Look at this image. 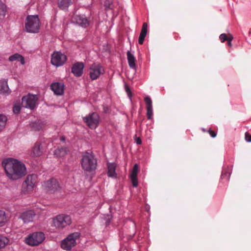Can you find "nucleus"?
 <instances>
[{
    "label": "nucleus",
    "mask_w": 251,
    "mask_h": 251,
    "mask_svg": "<svg viewBox=\"0 0 251 251\" xmlns=\"http://www.w3.org/2000/svg\"><path fill=\"white\" fill-rule=\"evenodd\" d=\"M40 21L37 15H28L25 22V30L28 33H37L39 32Z\"/></svg>",
    "instance_id": "obj_2"
},
{
    "label": "nucleus",
    "mask_w": 251,
    "mask_h": 251,
    "mask_svg": "<svg viewBox=\"0 0 251 251\" xmlns=\"http://www.w3.org/2000/svg\"><path fill=\"white\" fill-rule=\"evenodd\" d=\"M7 12V6L2 2L0 1V20L4 18Z\"/></svg>",
    "instance_id": "obj_26"
},
{
    "label": "nucleus",
    "mask_w": 251,
    "mask_h": 251,
    "mask_svg": "<svg viewBox=\"0 0 251 251\" xmlns=\"http://www.w3.org/2000/svg\"><path fill=\"white\" fill-rule=\"evenodd\" d=\"M76 23L79 25L83 27H86L89 25L88 20L86 18L81 16L78 17Z\"/></svg>",
    "instance_id": "obj_25"
},
{
    "label": "nucleus",
    "mask_w": 251,
    "mask_h": 251,
    "mask_svg": "<svg viewBox=\"0 0 251 251\" xmlns=\"http://www.w3.org/2000/svg\"><path fill=\"white\" fill-rule=\"evenodd\" d=\"M66 60L67 56L60 51H54L51 55V63L56 67L63 65Z\"/></svg>",
    "instance_id": "obj_10"
},
{
    "label": "nucleus",
    "mask_w": 251,
    "mask_h": 251,
    "mask_svg": "<svg viewBox=\"0 0 251 251\" xmlns=\"http://www.w3.org/2000/svg\"><path fill=\"white\" fill-rule=\"evenodd\" d=\"M68 151L67 148H58L54 151V155L57 157H62L65 156Z\"/></svg>",
    "instance_id": "obj_24"
},
{
    "label": "nucleus",
    "mask_w": 251,
    "mask_h": 251,
    "mask_svg": "<svg viewBox=\"0 0 251 251\" xmlns=\"http://www.w3.org/2000/svg\"><path fill=\"white\" fill-rule=\"evenodd\" d=\"M135 142L137 144L140 145L142 143V141L141 139L139 137H136L135 138Z\"/></svg>",
    "instance_id": "obj_37"
},
{
    "label": "nucleus",
    "mask_w": 251,
    "mask_h": 251,
    "mask_svg": "<svg viewBox=\"0 0 251 251\" xmlns=\"http://www.w3.org/2000/svg\"><path fill=\"white\" fill-rule=\"evenodd\" d=\"M116 164L115 163H108L107 164L108 173L107 175L109 177L116 178L117 174L115 170L116 168Z\"/></svg>",
    "instance_id": "obj_18"
},
{
    "label": "nucleus",
    "mask_w": 251,
    "mask_h": 251,
    "mask_svg": "<svg viewBox=\"0 0 251 251\" xmlns=\"http://www.w3.org/2000/svg\"><path fill=\"white\" fill-rule=\"evenodd\" d=\"M229 176H230V174L229 173H228L227 172H223L222 174L221 175V177L222 178H224L226 177L228 179Z\"/></svg>",
    "instance_id": "obj_35"
},
{
    "label": "nucleus",
    "mask_w": 251,
    "mask_h": 251,
    "mask_svg": "<svg viewBox=\"0 0 251 251\" xmlns=\"http://www.w3.org/2000/svg\"><path fill=\"white\" fill-rule=\"evenodd\" d=\"M220 39L222 42H224L227 39V36L226 34H222L220 36Z\"/></svg>",
    "instance_id": "obj_33"
},
{
    "label": "nucleus",
    "mask_w": 251,
    "mask_h": 251,
    "mask_svg": "<svg viewBox=\"0 0 251 251\" xmlns=\"http://www.w3.org/2000/svg\"><path fill=\"white\" fill-rule=\"evenodd\" d=\"M245 140L248 142H251V135L250 133L246 132L245 133Z\"/></svg>",
    "instance_id": "obj_34"
},
{
    "label": "nucleus",
    "mask_w": 251,
    "mask_h": 251,
    "mask_svg": "<svg viewBox=\"0 0 251 251\" xmlns=\"http://www.w3.org/2000/svg\"><path fill=\"white\" fill-rule=\"evenodd\" d=\"M81 165L84 171L92 172L97 168V160L92 154L86 152L82 156Z\"/></svg>",
    "instance_id": "obj_3"
},
{
    "label": "nucleus",
    "mask_w": 251,
    "mask_h": 251,
    "mask_svg": "<svg viewBox=\"0 0 251 251\" xmlns=\"http://www.w3.org/2000/svg\"><path fill=\"white\" fill-rule=\"evenodd\" d=\"M83 121L91 129H95L99 124L100 117L95 112L92 113L83 118Z\"/></svg>",
    "instance_id": "obj_11"
},
{
    "label": "nucleus",
    "mask_w": 251,
    "mask_h": 251,
    "mask_svg": "<svg viewBox=\"0 0 251 251\" xmlns=\"http://www.w3.org/2000/svg\"><path fill=\"white\" fill-rule=\"evenodd\" d=\"M126 92L128 93V92L129 91V88H126Z\"/></svg>",
    "instance_id": "obj_42"
},
{
    "label": "nucleus",
    "mask_w": 251,
    "mask_h": 251,
    "mask_svg": "<svg viewBox=\"0 0 251 251\" xmlns=\"http://www.w3.org/2000/svg\"><path fill=\"white\" fill-rule=\"evenodd\" d=\"M228 44L229 46H231V41H228Z\"/></svg>",
    "instance_id": "obj_41"
},
{
    "label": "nucleus",
    "mask_w": 251,
    "mask_h": 251,
    "mask_svg": "<svg viewBox=\"0 0 251 251\" xmlns=\"http://www.w3.org/2000/svg\"><path fill=\"white\" fill-rule=\"evenodd\" d=\"M45 234L42 232H36L29 234L25 239V243L31 246L41 244L45 240Z\"/></svg>",
    "instance_id": "obj_7"
},
{
    "label": "nucleus",
    "mask_w": 251,
    "mask_h": 251,
    "mask_svg": "<svg viewBox=\"0 0 251 251\" xmlns=\"http://www.w3.org/2000/svg\"><path fill=\"white\" fill-rule=\"evenodd\" d=\"M42 152L41 144L36 143L31 150L30 154L33 156H38L41 155Z\"/></svg>",
    "instance_id": "obj_19"
},
{
    "label": "nucleus",
    "mask_w": 251,
    "mask_h": 251,
    "mask_svg": "<svg viewBox=\"0 0 251 251\" xmlns=\"http://www.w3.org/2000/svg\"><path fill=\"white\" fill-rule=\"evenodd\" d=\"M60 140L61 141H65V138L64 137H61L60 138Z\"/></svg>",
    "instance_id": "obj_40"
},
{
    "label": "nucleus",
    "mask_w": 251,
    "mask_h": 251,
    "mask_svg": "<svg viewBox=\"0 0 251 251\" xmlns=\"http://www.w3.org/2000/svg\"><path fill=\"white\" fill-rule=\"evenodd\" d=\"M38 99L37 95L28 94L27 95L23 97L22 101V106L25 108L33 109L36 107Z\"/></svg>",
    "instance_id": "obj_9"
},
{
    "label": "nucleus",
    "mask_w": 251,
    "mask_h": 251,
    "mask_svg": "<svg viewBox=\"0 0 251 251\" xmlns=\"http://www.w3.org/2000/svg\"><path fill=\"white\" fill-rule=\"evenodd\" d=\"M71 2V0H59L58 1V5L60 8L66 9L70 5Z\"/></svg>",
    "instance_id": "obj_27"
},
{
    "label": "nucleus",
    "mask_w": 251,
    "mask_h": 251,
    "mask_svg": "<svg viewBox=\"0 0 251 251\" xmlns=\"http://www.w3.org/2000/svg\"><path fill=\"white\" fill-rule=\"evenodd\" d=\"M104 73L105 70L103 67L99 63H94L90 67L89 75L92 80L97 79Z\"/></svg>",
    "instance_id": "obj_8"
},
{
    "label": "nucleus",
    "mask_w": 251,
    "mask_h": 251,
    "mask_svg": "<svg viewBox=\"0 0 251 251\" xmlns=\"http://www.w3.org/2000/svg\"><path fill=\"white\" fill-rule=\"evenodd\" d=\"M9 240L5 236H0V249H3L8 244Z\"/></svg>",
    "instance_id": "obj_30"
},
{
    "label": "nucleus",
    "mask_w": 251,
    "mask_h": 251,
    "mask_svg": "<svg viewBox=\"0 0 251 251\" xmlns=\"http://www.w3.org/2000/svg\"><path fill=\"white\" fill-rule=\"evenodd\" d=\"M209 133L210 134V135H211V136L213 138H214L216 136V133H215L214 131H213L212 130H209Z\"/></svg>",
    "instance_id": "obj_36"
},
{
    "label": "nucleus",
    "mask_w": 251,
    "mask_h": 251,
    "mask_svg": "<svg viewBox=\"0 0 251 251\" xmlns=\"http://www.w3.org/2000/svg\"><path fill=\"white\" fill-rule=\"evenodd\" d=\"M31 127L34 130H40L43 127V124L40 121H35L31 124Z\"/></svg>",
    "instance_id": "obj_28"
},
{
    "label": "nucleus",
    "mask_w": 251,
    "mask_h": 251,
    "mask_svg": "<svg viewBox=\"0 0 251 251\" xmlns=\"http://www.w3.org/2000/svg\"><path fill=\"white\" fill-rule=\"evenodd\" d=\"M7 118L5 115L0 114V129H1L6 125Z\"/></svg>",
    "instance_id": "obj_31"
},
{
    "label": "nucleus",
    "mask_w": 251,
    "mask_h": 251,
    "mask_svg": "<svg viewBox=\"0 0 251 251\" xmlns=\"http://www.w3.org/2000/svg\"><path fill=\"white\" fill-rule=\"evenodd\" d=\"M127 58L129 67L132 69L135 68V57L133 54H132L129 51H128L127 52Z\"/></svg>",
    "instance_id": "obj_23"
},
{
    "label": "nucleus",
    "mask_w": 251,
    "mask_h": 251,
    "mask_svg": "<svg viewBox=\"0 0 251 251\" xmlns=\"http://www.w3.org/2000/svg\"><path fill=\"white\" fill-rule=\"evenodd\" d=\"M84 65L82 62H76L72 68V73L76 76H80L83 73Z\"/></svg>",
    "instance_id": "obj_14"
},
{
    "label": "nucleus",
    "mask_w": 251,
    "mask_h": 251,
    "mask_svg": "<svg viewBox=\"0 0 251 251\" xmlns=\"http://www.w3.org/2000/svg\"><path fill=\"white\" fill-rule=\"evenodd\" d=\"M104 4H105V6L106 7V8H110V3L108 1H105Z\"/></svg>",
    "instance_id": "obj_38"
},
{
    "label": "nucleus",
    "mask_w": 251,
    "mask_h": 251,
    "mask_svg": "<svg viewBox=\"0 0 251 251\" xmlns=\"http://www.w3.org/2000/svg\"><path fill=\"white\" fill-rule=\"evenodd\" d=\"M35 213L34 211L30 210L21 213L19 217L24 223H28L33 221Z\"/></svg>",
    "instance_id": "obj_13"
},
{
    "label": "nucleus",
    "mask_w": 251,
    "mask_h": 251,
    "mask_svg": "<svg viewBox=\"0 0 251 251\" xmlns=\"http://www.w3.org/2000/svg\"><path fill=\"white\" fill-rule=\"evenodd\" d=\"M9 90L7 81L5 80H0V93L2 94H8Z\"/></svg>",
    "instance_id": "obj_22"
},
{
    "label": "nucleus",
    "mask_w": 251,
    "mask_h": 251,
    "mask_svg": "<svg viewBox=\"0 0 251 251\" xmlns=\"http://www.w3.org/2000/svg\"><path fill=\"white\" fill-rule=\"evenodd\" d=\"M2 166L8 179L17 180L26 174V168L21 161L12 157L3 159Z\"/></svg>",
    "instance_id": "obj_1"
},
{
    "label": "nucleus",
    "mask_w": 251,
    "mask_h": 251,
    "mask_svg": "<svg viewBox=\"0 0 251 251\" xmlns=\"http://www.w3.org/2000/svg\"><path fill=\"white\" fill-rule=\"evenodd\" d=\"M20 110H21V106L20 105H18V104L14 105L13 108V111L14 113L17 114V113H19V112L20 111Z\"/></svg>",
    "instance_id": "obj_32"
},
{
    "label": "nucleus",
    "mask_w": 251,
    "mask_h": 251,
    "mask_svg": "<svg viewBox=\"0 0 251 251\" xmlns=\"http://www.w3.org/2000/svg\"><path fill=\"white\" fill-rule=\"evenodd\" d=\"M80 236V234L78 232H75L69 234L61 241V248L66 251L71 250V249L76 245Z\"/></svg>",
    "instance_id": "obj_4"
},
{
    "label": "nucleus",
    "mask_w": 251,
    "mask_h": 251,
    "mask_svg": "<svg viewBox=\"0 0 251 251\" xmlns=\"http://www.w3.org/2000/svg\"><path fill=\"white\" fill-rule=\"evenodd\" d=\"M145 101L147 106V115L148 119H151L153 116L152 100L150 97L145 98Z\"/></svg>",
    "instance_id": "obj_17"
},
{
    "label": "nucleus",
    "mask_w": 251,
    "mask_h": 251,
    "mask_svg": "<svg viewBox=\"0 0 251 251\" xmlns=\"http://www.w3.org/2000/svg\"><path fill=\"white\" fill-rule=\"evenodd\" d=\"M139 172V166L137 164L134 165L130 175V179L133 186L136 187L138 185L137 175Z\"/></svg>",
    "instance_id": "obj_16"
},
{
    "label": "nucleus",
    "mask_w": 251,
    "mask_h": 251,
    "mask_svg": "<svg viewBox=\"0 0 251 251\" xmlns=\"http://www.w3.org/2000/svg\"><path fill=\"white\" fill-rule=\"evenodd\" d=\"M148 25L146 23L143 24L141 33L140 34L138 42L140 44H143L145 38L147 33Z\"/></svg>",
    "instance_id": "obj_20"
},
{
    "label": "nucleus",
    "mask_w": 251,
    "mask_h": 251,
    "mask_svg": "<svg viewBox=\"0 0 251 251\" xmlns=\"http://www.w3.org/2000/svg\"><path fill=\"white\" fill-rule=\"evenodd\" d=\"M37 176L35 174L28 175L22 184V193L24 194H28L33 191L37 182Z\"/></svg>",
    "instance_id": "obj_6"
},
{
    "label": "nucleus",
    "mask_w": 251,
    "mask_h": 251,
    "mask_svg": "<svg viewBox=\"0 0 251 251\" xmlns=\"http://www.w3.org/2000/svg\"><path fill=\"white\" fill-rule=\"evenodd\" d=\"M10 62H13L15 61H20L22 65L25 64V61L24 57L19 53H15L13 55L10 56L8 59Z\"/></svg>",
    "instance_id": "obj_21"
},
{
    "label": "nucleus",
    "mask_w": 251,
    "mask_h": 251,
    "mask_svg": "<svg viewBox=\"0 0 251 251\" xmlns=\"http://www.w3.org/2000/svg\"><path fill=\"white\" fill-rule=\"evenodd\" d=\"M44 190L49 193H54L60 188L58 181L54 178L43 182L42 185Z\"/></svg>",
    "instance_id": "obj_12"
},
{
    "label": "nucleus",
    "mask_w": 251,
    "mask_h": 251,
    "mask_svg": "<svg viewBox=\"0 0 251 251\" xmlns=\"http://www.w3.org/2000/svg\"><path fill=\"white\" fill-rule=\"evenodd\" d=\"M232 39H233V36L231 35H229L228 37H227L226 40H227V41H231L232 40Z\"/></svg>",
    "instance_id": "obj_39"
},
{
    "label": "nucleus",
    "mask_w": 251,
    "mask_h": 251,
    "mask_svg": "<svg viewBox=\"0 0 251 251\" xmlns=\"http://www.w3.org/2000/svg\"><path fill=\"white\" fill-rule=\"evenodd\" d=\"M7 221L5 212L2 210H0V227L3 226Z\"/></svg>",
    "instance_id": "obj_29"
},
{
    "label": "nucleus",
    "mask_w": 251,
    "mask_h": 251,
    "mask_svg": "<svg viewBox=\"0 0 251 251\" xmlns=\"http://www.w3.org/2000/svg\"><path fill=\"white\" fill-rule=\"evenodd\" d=\"M50 88L56 95H62L64 93V85L61 82H54L50 85Z\"/></svg>",
    "instance_id": "obj_15"
},
{
    "label": "nucleus",
    "mask_w": 251,
    "mask_h": 251,
    "mask_svg": "<svg viewBox=\"0 0 251 251\" xmlns=\"http://www.w3.org/2000/svg\"><path fill=\"white\" fill-rule=\"evenodd\" d=\"M72 222L71 217L65 214L58 215L52 218L53 226L58 229H63L70 226Z\"/></svg>",
    "instance_id": "obj_5"
}]
</instances>
